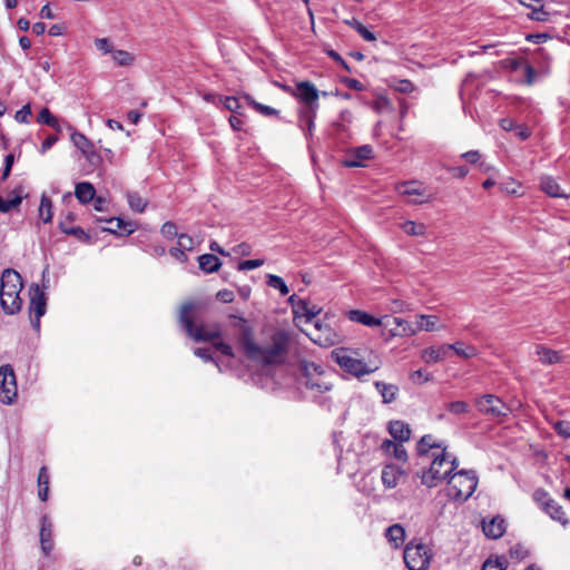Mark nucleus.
I'll return each mask as SVG.
<instances>
[{
  "mask_svg": "<svg viewBox=\"0 0 570 570\" xmlns=\"http://www.w3.org/2000/svg\"><path fill=\"white\" fill-rule=\"evenodd\" d=\"M238 343L250 361L263 365L282 364L288 351V335L283 331L274 333L268 345L261 346L255 343L252 328L243 325L238 335Z\"/></svg>",
  "mask_w": 570,
  "mask_h": 570,
  "instance_id": "f257e3e1",
  "label": "nucleus"
},
{
  "mask_svg": "<svg viewBox=\"0 0 570 570\" xmlns=\"http://www.w3.org/2000/svg\"><path fill=\"white\" fill-rule=\"evenodd\" d=\"M198 307L194 302H187L181 305L178 320L185 328L187 335L196 342H212L214 347L228 357H234L233 348L229 344L217 341L220 337V331L215 327L207 330L203 325L194 323L193 312Z\"/></svg>",
  "mask_w": 570,
  "mask_h": 570,
  "instance_id": "f03ea898",
  "label": "nucleus"
},
{
  "mask_svg": "<svg viewBox=\"0 0 570 570\" xmlns=\"http://www.w3.org/2000/svg\"><path fill=\"white\" fill-rule=\"evenodd\" d=\"M429 469L417 472L421 483L428 488H434L444 481L458 468V459L452 456L446 449H440V452H432L429 459Z\"/></svg>",
  "mask_w": 570,
  "mask_h": 570,
  "instance_id": "7ed1b4c3",
  "label": "nucleus"
},
{
  "mask_svg": "<svg viewBox=\"0 0 570 570\" xmlns=\"http://www.w3.org/2000/svg\"><path fill=\"white\" fill-rule=\"evenodd\" d=\"M22 289V279L18 272L6 269L1 275L0 285V305L8 315H14L22 307L20 292Z\"/></svg>",
  "mask_w": 570,
  "mask_h": 570,
  "instance_id": "20e7f679",
  "label": "nucleus"
},
{
  "mask_svg": "<svg viewBox=\"0 0 570 570\" xmlns=\"http://www.w3.org/2000/svg\"><path fill=\"white\" fill-rule=\"evenodd\" d=\"M336 363L347 373L354 376H362L377 371L381 362L377 355L370 351L367 358L354 357L348 348H337L332 352Z\"/></svg>",
  "mask_w": 570,
  "mask_h": 570,
  "instance_id": "39448f33",
  "label": "nucleus"
},
{
  "mask_svg": "<svg viewBox=\"0 0 570 570\" xmlns=\"http://www.w3.org/2000/svg\"><path fill=\"white\" fill-rule=\"evenodd\" d=\"M478 487V476L473 470H461L450 475L448 495L454 500H468Z\"/></svg>",
  "mask_w": 570,
  "mask_h": 570,
  "instance_id": "423d86ee",
  "label": "nucleus"
},
{
  "mask_svg": "<svg viewBox=\"0 0 570 570\" xmlns=\"http://www.w3.org/2000/svg\"><path fill=\"white\" fill-rule=\"evenodd\" d=\"M480 413L492 419L507 417L512 409L494 394H484L475 400Z\"/></svg>",
  "mask_w": 570,
  "mask_h": 570,
  "instance_id": "0eeeda50",
  "label": "nucleus"
},
{
  "mask_svg": "<svg viewBox=\"0 0 570 570\" xmlns=\"http://www.w3.org/2000/svg\"><path fill=\"white\" fill-rule=\"evenodd\" d=\"M404 562L409 570H426L430 564L431 554L423 543H409L404 549Z\"/></svg>",
  "mask_w": 570,
  "mask_h": 570,
  "instance_id": "6e6552de",
  "label": "nucleus"
},
{
  "mask_svg": "<svg viewBox=\"0 0 570 570\" xmlns=\"http://www.w3.org/2000/svg\"><path fill=\"white\" fill-rule=\"evenodd\" d=\"M302 371L305 375L304 385L312 391L323 393L331 390V385L322 377L323 370L320 365L311 362H303Z\"/></svg>",
  "mask_w": 570,
  "mask_h": 570,
  "instance_id": "1a4fd4ad",
  "label": "nucleus"
},
{
  "mask_svg": "<svg viewBox=\"0 0 570 570\" xmlns=\"http://www.w3.org/2000/svg\"><path fill=\"white\" fill-rule=\"evenodd\" d=\"M16 375L11 365L0 367V401L3 404H12L17 397Z\"/></svg>",
  "mask_w": 570,
  "mask_h": 570,
  "instance_id": "9d476101",
  "label": "nucleus"
},
{
  "mask_svg": "<svg viewBox=\"0 0 570 570\" xmlns=\"http://www.w3.org/2000/svg\"><path fill=\"white\" fill-rule=\"evenodd\" d=\"M32 294L29 303V313L31 325L36 331L40 328V318L46 314L47 311V297L46 294L40 291L37 284H32Z\"/></svg>",
  "mask_w": 570,
  "mask_h": 570,
  "instance_id": "9b49d317",
  "label": "nucleus"
},
{
  "mask_svg": "<svg viewBox=\"0 0 570 570\" xmlns=\"http://www.w3.org/2000/svg\"><path fill=\"white\" fill-rule=\"evenodd\" d=\"M307 336L322 347H330L340 342L338 334L327 324L316 321Z\"/></svg>",
  "mask_w": 570,
  "mask_h": 570,
  "instance_id": "f8f14e48",
  "label": "nucleus"
},
{
  "mask_svg": "<svg viewBox=\"0 0 570 570\" xmlns=\"http://www.w3.org/2000/svg\"><path fill=\"white\" fill-rule=\"evenodd\" d=\"M71 141L82 153L91 166L98 167L101 164V156L95 150L94 144L85 135L73 132L71 135Z\"/></svg>",
  "mask_w": 570,
  "mask_h": 570,
  "instance_id": "ddd939ff",
  "label": "nucleus"
},
{
  "mask_svg": "<svg viewBox=\"0 0 570 570\" xmlns=\"http://www.w3.org/2000/svg\"><path fill=\"white\" fill-rule=\"evenodd\" d=\"M384 327L389 328L392 336H412L416 334L414 322L401 317H384Z\"/></svg>",
  "mask_w": 570,
  "mask_h": 570,
  "instance_id": "4468645a",
  "label": "nucleus"
},
{
  "mask_svg": "<svg viewBox=\"0 0 570 570\" xmlns=\"http://www.w3.org/2000/svg\"><path fill=\"white\" fill-rule=\"evenodd\" d=\"M292 95L301 99L306 108L314 107L318 108V96L320 92L316 87L309 81H301L296 85V91H292Z\"/></svg>",
  "mask_w": 570,
  "mask_h": 570,
  "instance_id": "2eb2a0df",
  "label": "nucleus"
},
{
  "mask_svg": "<svg viewBox=\"0 0 570 570\" xmlns=\"http://www.w3.org/2000/svg\"><path fill=\"white\" fill-rule=\"evenodd\" d=\"M373 157V148L370 145H363L348 151L342 160L345 167H364L363 161Z\"/></svg>",
  "mask_w": 570,
  "mask_h": 570,
  "instance_id": "dca6fc26",
  "label": "nucleus"
},
{
  "mask_svg": "<svg viewBox=\"0 0 570 570\" xmlns=\"http://www.w3.org/2000/svg\"><path fill=\"white\" fill-rule=\"evenodd\" d=\"M52 523L48 515H42L41 518V527H40V546L41 550L45 554H49L53 548L52 540Z\"/></svg>",
  "mask_w": 570,
  "mask_h": 570,
  "instance_id": "f3484780",
  "label": "nucleus"
},
{
  "mask_svg": "<svg viewBox=\"0 0 570 570\" xmlns=\"http://www.w3.org/2000/svg\"><path fill=\"white\" fill-rule=\"evenodd\" d=\"M403 478H405V472L395 464H387L382 471V482L390 489L395 488Z\"/></svg>",
  "mask_w": 570,
  "mask_h": 570,
  "instance_id": "a211bd4d",
  "label": "nucleus"
},
{
  "mask_svg": "<svg viewBox=\"0 0 570 570\" xmlns=\"http://www.w3.org/2000/svg\"><path fill=\"white\" fill-rule=\"evenodd\" d=\"M106 222L110 225H115V227L114 226L106 227V228H104L105 232H108V233H111L115 235H120V236H124V235L128 236L135 232L134 223L129 222V220H125L120 217H112V218L107 219Z\"/></svg>",
  "mask_w": 570,
  "mask_h": 570,
  "instance_id": "6ab92c4d",
  "label": "nucleus"
},
{
  "mask_svg": "<svg viewBox=\"0 0 570 570\" xmlns=\"http://www.w3.org/2000/svg\"><path fill=\"white\" fill-rule=\"evenodd\" d=\"M482 528L484 534L490 539H499L505 532L504 520L500 517L492 518L490 521H483Z\"/></svg>",
  "mask_w": 570,
  "mask_h": 570,
  "instance_id": "aec40b11",
  "label": "nucleus"
},
{
  "mask_svg": "<svg viewBox=\"0 0 570 570\" xmlns=\"http://www.w3.org/2000/svg\"><path fill=\"white\" fill-rule=\"evenodd\" d=\"M417 454L421 459H430L432 452H440V449H445L439 443L433 441L432 435L428 434L421 438L417 443Z\"/></svg>",
  "mask_w": 570,
  "mask_h": 570,
  "instance_id": "412c9836",
  "label": "nucleus"
},
{
  "mask_svg": "<svg viewBox=\"0 0 570 570\" xmlns=\"http://www.w3.org/2000/svg\"><path fill=\"white\" fill-rule=\"evenodd\" d=\"M450 347L448 344H443L438 348L433 346L426 347L422 351L421 358L428 364L440 362L446 357Z\"/></svg>",
  "mask_w": 570,
  "mask_h": 570,
  "instance_id": "4be33fe9",
  "label": "nucleus"
},
{
  "mask_svg": "<svg viewBox=\"0 0 570 570\" xmlns=\"http://www.w3.org/2000/svg\"><path fill=\"white\" fill-rule=\"evenodd\" d=\"M389 432L395 441L404 442L411 436V429L409 424L403 421H392L389 424Z\"/></svg>",
  "mask_w": 570,
  "mask_h": 570,
  "instance_id": "5701e85b",
  "label": "nucleus"
},
{
  "mask_svg": "<svg viewBox=\"0 0 570 570\" xmlns=\"http://www.w3.org/2000/svg\"><path fill=\"white\" fill-rule=\"evenodd\" d=\"M22 193L23 187L19 185L10 193V199L6 200L0 197V213H8L11 209L17 208L23 199Z\"/></svg>",
  "mask_w": 570,
  "mask_h": 570,
  "instance_id": "b1692460",
  "label": "nucleus"
},
{
  "mask_svg": "<svg viewBox=\"0 0 570 570\" xmlns=\"http://www.w3.org/2000/svg\"><path fill=\"white\" fill-rule=\"evenodd\" d=\"M348 317L351 321L361 323L366 326H381V325L384 326V318H382V320L376 318V317H374L365 312H362V311H357V309L350 311Z\"/></svg>",
  "mask_w": 570,
  "mask_h": 570,
  "instance_id": "393cba45",
  "label": "nucleus"
},
{
  "mask_svg": "<svg viewBox=\"0 0 570 570\" xmlns=\"http://www.w3.org/2000/svg\"><path fill=\"white\" fill-rule=\"evenodd\" d=\"M414 326L416 333L420 331L433 332L440 330L438 326V317L435 315H416Z\"/></svg>",
  "mask_w": 570,
  "mask_h": 570,
  "instance_id": "a878e982",
  "label": "nucleus"
},
{
  "mask_svg": "<svg viewBox=\"0 0 570 570\" xmlns=\"http://www.w3.org/2000/svg\"><path fill=\"white\" fill-rule=\"evenodd\" d=\"M96 190L92 184L82 181L78 183L75 188V196L82 204H88L95 199Z\"/></svg>",
  "mask_w": 570,
  "mask_h": 570,
  "instance_id": "bb28decb",
  "label": "nucleus"
},
{
  "mask_svg": "<svg viewBox=\"0 0 570 570\" xmlns=\"http://www.w3.org/2000/svg\"><path fill=\"white\" fill-rule=\"evenodd\" d=\"M540 188L551 197H568L567 194L561 191L560 185L556 179L550 176L541 178Z\"/></svg>",
  "mask_w": 570,
  "mask_h": 570,
  "instance_id": "cd10ccee",
  "label": "nucleus"
},
{
  "mask_svg": "<svg viewBox=\"0 0 570 570\" xmlns=\"http://www.w3.org/2000/svg\"><path fill=\"white\" fill-rule=\"evenodd\" d=\"M385 537L394 548H399L404 543L405 530L401 524L396 523L386 529Z\"/></svg>",
  "mask_w": 570,
  "mask_h": 570,
  "instance_id": "c85d7f7f",
  "label": "nucleus"
},
{
  "mask_svg": "<svg viewBox=\"0 0 570 570\" xmlns=\"http://www.w3.org/2000/svg\"><path fill=\"white\" fill-rule=\"evenodd\" d=\"M543 509L553 520L559 521L563 525L568 523V520L566 518V513L562 510V507H560L556 501L548 499L543 503Z\"/></svg>",
  "mask_w": 570,
  "mask_h": 570,
  "instance_id": "c756f323",
  "label": "nucleus"
},
{
  "mask_svg": "<svg viewBox=\"0 0 570 570\" xmlns=\"http://www.w3.org/2000/svg\"><path fill=\"white\" fill-rule=\"evenodd\" d=\"M316 111L317 109H315L314 107L306 108V106L299 109V127L302 129L306 128L308 134H312V130L314 128V119L316 117Z\"/></svg>",
  "mask_w": 570,
  "mask_h": 570,
  "instance_id": "7c9ffc66",
  "label": "nucleus"
},
{
  "mask_svg": "<svg viewBox=\"0 0 570 570\" xmlns=\"http://www.w3.org/2000/svg\"><path fill=\"white\" fill-rule=\"evenodd\" d=\"M199 268L206 273H214L219 269L222 262L213 254H204L198 257Z\"/></svg>",
  "mask_w": 570,
  "mask_h": 570,
  "instance_id": "2f4dec72",
  "label": "nucleus"
},
{
  "mask_svg": "<svg viewBox=\"0 0 570 570\" xmlns=\"http://www.w3.org/2000/svg\"><path fill=\"white\" fill-rule=\"evenodd\" d=\"M375 387L380 392L384 403H391L395 400L399 387L393 384H386L384 382H375Z\"/></svg>",
  "mask_w": 570,
  "mask_h": 570,
  "instance_id": "473e14b6",
  "label": "nucleus"
},
{
  "mask_svg": "<svg viewBox=\"0 0 570 570\" xmlns=\"http://www.w3.org/2000/svg\"><path fill=\"white\" fill-rule=\"evenodd\" d=\"M537 354L539 356V361L546 365H552L560 361V356L557 351L550 350L543 345L537 346Z\"/></svg>",
  "mask_w": 570,
  "mask_h": 570,
  "instance_id": "72a5a7b5",
  "label": "nucleus"
},
{
  "mask_svg": "<svg viewBox=\"0 0 570 570\" xmlns=\"http://www.w3.org/2000/svg\"><path fill=\"white\" fill-rule=\"evenodd\" d=\"M450 351H453L458 356L469 360L478 355V350L473 345H465L462 342H455L453 344H448Z\"/></svg>",
  "mask_w": 570,
  "mask_h": 570,
  "instance_id": "f704fd0d",
  "label": "nucleus"
},
{
  "mask_svg": "<svg viewBox=\"0 0 570 570\" xmlns=\"http://www.w3.org/2000/svg\"><path fill=\"white\" fill-rule=\"evenodd\" d=\"M396 190L400 195L404 196H424V189L420 188L417 181H406L396 186Z\"/></svg>",
  "mask_w": 570,
  "mask_h": 570,
  "instance_id": "c9c22d12",
  "label": "nucleus"
},
{
  "mask_svg": "<svg viewBox=\"0 0 570 570\" xmlns=\"http://www.w3.org/2000/svg\"><path fill=\"white\" fill-rule=\"evenodd\" d=\"M244 99L256 111L264 116H277L278 110L275 108H272L269 106L262 105L253 99V97L248 94L244 95Z\"/></svg>",
  "mask_w": 570,
  "mask_h": 570,
  "instance_id": "e433bc0d",
  "label": "nucleus"
},
{
  "mask_svg": "<svg viewBox=\"0 0 570 570\" xmlns=\"http://www.w3.org/2000/svg\"><path fill=\"white\" fill-rule=\"evenodd\" d=\"M127 200L129 207L137 213H142L147 206V202L137 191L127 193Z\"/></svg>",
  "mask_w": 570,
  "mask_h": 570,
  "instance_id": "4c0bfd02",
  "label": "nucleus"
},
{
  "mask_svg": "<svg viewBox=\"0 0 570 570\" xmlns=\"http://www.w3.org/2000/svg\"><path fill=\"white\" fill-rule=\"evenodd\" d=\"M39 214L43 223H50L52 219V203L51 199L42 195L40 200Z\"/></svg>",
  "mask_w": 570,
  "mask_h": 570,
  "instance_id": "58836bf2",
  "label": "nucleus"
},
{
  "mask_svg": "<svg viewBox=\"0 0 570 570\" xmlns=\"http://www.w3.org/2000/svg\"><path fill=\"white\" fill-rule=\"evenodd\" d=\"M350 27L354 28L361 37L366 41H374L376 40V37L373 32H371L365 26H363L358 20L355 18L351 20L345 21Z\"/></svg>",
  "mask_w": 570,
  "mask_h": 570,
  "instance_id": "ea45409f",
  "label": "nucleus"
},
{
  "mask_svg": "<svg viewBox=\"0 0 570 570\" xmlns=\"http://www.w3.org/2000/svg\"><path fill=\"white\" fill-rule=\"evenodd\" d=\"M402 229L411 236H422L425 234L426 227L424 224H417L412 220H407L402 225Z\"/></svg>",
  "mask_w": 570,
  "mask_h": 570,
  "instance_id": "a19ab883",
  "label": "nucleus"
},
{
  "mask_svg": "<svg viewBox=\"0 0 570 570\" xmlns=\"http://www.w3.org/2000/svg\"><path fill=\"white\" fill-rule=\"evenodd\" d=\"M38 122L46 124L57 130H59L58 119L50 112L48 108H42L38 115Z\"/></svg>",
  "mask_w": 570,
  "mask_h": 570,
  "instance_id": "79ce46f5",
  "label": "nucleus"
},
{
  "mask_svg": "<svg viewBox=\"0 0 570 570\" xmlns=\"http://www.w3.org/2000/svg\"><path fill=\"white\" fill-rule=\"evenodd\" d=\"M266 284L273 288H276L281 292L283 296L287 295L289 289L282 277L268 274Z\"/></svg>",
  "mask_w": 570,
  "mask_h": 570,
  "instance_id": "37998d69",
  "label": "nucleus"
},
{
  "mask_svg": "<svg viewBox=\"0 0 570 570\" xmlns=\"http://www.w3.org/2000/svg\"><path fill=\"white\" fill-rule=\"evenodd\" d=\"M112 59L119 66H129L134 61V57L129 52L124 51V50L112 51Z\"/></svg>",
  "mask_w": 570,
  "mask_h": 570,
  "instance_id": "c03bdc74",
  "label": "nucleus"
},
{
  "mask_svg": "<svg viewBox=\"0 0 570 570\" xmlns=\"http://www.w3.org/2000/svg\"><path fill=\"white\" fill-rule=\"evenodd\" d=\"M445 406L450 413L455 415L464 414L470 411L468 403H465L464 401L450 402Z\"/></svg>",
  "mask_w": 570,
  "mask_h": 570,
  "instance_id": "a18cd8bd",
  "label": "nucleus"
},
{
  "mask_svg": "<svg viewBox=\"0 0 570 570\" xmlns=\"http://www.w3.org/2000/svg\"><path fill=\"white\" fill-rule=\"evenodd\" d=\"M59 226H60V229L65 234L73 235V236L78 237L79 239H85V240H87L89 238V236L85 233V230L81 227H68V226H65V222H60Z\"/></svg>",
  "mask_w": 570,
  "mask_h": 570,
  "instance_id": "49530a36",
  "label": "nucleus"
},
{
  "mask_svg": "<svg viewBox=\"0 0 570 570\" xmlns=\"http://www.w3.org/2000/svg\"><path fill=\"white\" fill-rule=\"evenodd\" d=\"M507 568V561L505 560H492L488 559L481 570H504Z\"/></svg>",
  "mask_w": 570,
  "mask_h": 570,
  "instance_id": "de8ad7c7",
  "label": "nucleus"
},
{
  "mask_svg": "<svg viewBox=\"0 0 570 570\" xmlns=\"http://www.w3.org/2000/svg\"><path fill=\"white\" fill-rule=\"evenodd\" d=\"M161 234L167 237V238H174V237H178V233H177V226L175 223L173 222H166L163 226H161Z\"/></svg>",
  "mask_w": 570,
  "mask_h": 570,
  "instance_id": "09e8293b",
  "label": "nucleus"
},
{
  "mask_svg": "<svg viewBox=\"0 0 570 570\" xmlns=\"http://www.w3.org/2000/svg\"><path fill=\"white\" fill-rule=\"evenodd\" d=\"M554 430L558 434L563 438H570V422L569 421H558L554 423Z\"/></svg>",
  "mask_w": 570,
  "mask_h": 570,
  "instance_id": "8fccbe9b",
  "label": "nucleus"
},
{
  "mask_svg": "<svg viewBox=\"0 0 570 570\" xmlns=\"http://www.w3.org/2000/svg\"><path fill=\"white\" fill-rule=\"evenodd\" d=\"M432 375L429 373H425L422 370L414 371L411 374V380L416 384H423L424 382L432 381Z\"/></svg>",
  "mask_w": 570,
  "mask_h": 570,
  "instance_id": "3c124183",
  "label": "nucleus"
},
{
  "mask_svg": "<svg viewBox=\"0 0 570 570\" xmlns=\"http://www.w3.org/2000/svg\"><path fill=\"white\" fill-rule=\"evenodd\" d=\"M529 17L532 20L537 21H547L549 19V12L544 10V8L541 6L539 8H532L531 13Z\"/></svg>",
  "mask_w": 570,
  "mask_h": 570,
  "instance_id": "603ef678",
  "label": "nucleus"
},
{
  "mask_svg": "<svg viewBox=\"0 0 570 570\" xmlns=\"http://www.w3.org/2000/svg\"><path fill=\"white\" fill-rule=\"evenodd\" d=\"M263 264H264L263 259H248V261L240 262L238 264L237 268L239 271H249V269L261 267Z\"/></svg>",
  "mask_w": 570,
  "mask_h": 570,
  "instance_id": "864d4df0",
  "label": "nucleus"
},
{
  "mask_svg": "<svg viewBox=\"0 0 570 570\" xmlns=\"http://www.w3.org/2000/svg\"><path fill=\"white\" fill-rule=\"evenodd\" d=\"M31 116L30 105H24L20 110H18L14 115V119L19 122L27 124L29 121V117Z\"/></svg>",
  "mask_w": 570,
  "mask_h": 570,
  "instance_id": "5fc2aeb1",
  "label": "nucleus"
},
{
  "mask_svg": "<svg viewBox=\"0 0 570 570\" xmlns=\"http://www.w3.org/2000/svg\"><path fill=\"white\" fill-rule=\"evenodd\" d=\"M178 245L185 250H191L194 248V239L187 234L178 235Z\"/></svg>",
  "mask_w": 570,
  "mask_h": 570,
  "instance_id": "6e6d98bb",
  "label": "nucleus"
},
{
  "mask_svg": "<svg viewBox=\"0 0 570 570\" xmlns=\"http://www.w3.org/2000/svg\"><path fill=\"white\" fill-rule=\"evenodd\" d=\"M224 106L227 110H229L232 112H238V110L240 108L239 100L236 97H225Z\"/></svg>",
  "mask_w": 570,
  "mask_h": 570,
  "instance_id": "4d7b16f0",
  "label": "nucleus"
},
{
  "mask_svg": "<svg viewBox=\"0 0 570 570\" xmlns=\"http://www.w3.org/2000/svg\"><path fill=\"white\" fill-rule=\"evenodd\" d=\"M13 161H14V156L12 154H9L6 156L4 168H3L1 180H6L8 178V176L10 175Z\"/></svg>",
  "mask_w": 570,
  "mask_h": 570,
  "instance_id": "13d9d810",
  "label": "nucleus"
},
{
  "mask_svg": "<svg viewBox=\"0 0 570 570\" xmlns=\"http://www.w3.org/2000/svg\"><path fill=\"white\" fill-rule=\"evenodd\" d=\"M38 485H39V488L46 487V485L49 487V473H48V470L46 466H42L39 470Z\"/></svg>",
  "mask_w": 570,
  "mask_h": 570,
  "instance_id": "bf43d9fd",
  "label": "nucleus"
},
{
  "mask_svg": "<svg viewBox=\"0 0 570 570\" xmlns=\"http://www.w3.org/2000/svg\"><path fill=\"white\" fill-rule=\"evenodd\" d=\"M392 452L395 459L400 461H406L407 454L403 445L396 443Z\"/></svg>",
  "mask_w": 570,
  "mask_h": 570,
  "instance_id": "052dcab7",
  "label": "nucleus"
},
{
  "mask_svg": "<svg viewBox=\"0 0 570 570\" xmlns=\"http://www.w3.org/2000/svg\"><path fill=\"white\" fill-rule=\"evenodd\" d=\"M185 249L183 248H177V247H173L169 249V254L175 257L177 261L179 262H186L187 261V255L185 254L184 252Z\"/></svg>",
  "mask_w": 570,
  "mask_h": 570,
  "instance_id": "680f3d73",
  "label": "nucleus"
},
{
  "mask_svg": "<svg viewBox=\"0 0 570 570\" xmlns=\"http://www.w3.org/2000/svg\"><path fill=\"white\" fill-rule=\"evenodd\" d=\"M461 157L471 164H476L480 159V154L476 150H470V151L463 153L461 155Z\"/></svg>",
  "mask_w": 570,
  "mask_h": 570,
  "instance_id": "e2e57ef3",
  "label": "nucleus"
},
{
  "mask_svg": "<svg viewBox=\"0 0 570 570\" xmlns=\"http://www.w3.org/2000/svg\"><path fill=\"white\" fill-rule=\"evenodd\" d=\"M194 354L196 356L203 358L206 362H209V361L215 362L214 358L212 357L208 348L197 347V348H195Z\"/></svg>",
  "mask_w": 570,
  "mask_h": 570,
  "instance_id": "0e129e2a",
  "label": "nucleus"
},
{
  "mask_svg": "<svg viewBox=\"0 0 570 570\" xmlns=\"http://www.w3.org/2000/svg\"><path fill=\"white\" fill-rule=\"evenodd\" d=\"M217 298L223 303H230L234 301V293L227 289L219 291L217 293Z\"/></svg>",
  "mask_w": 570,
  "mask_h": 570,
  "instance_id": "69168bd1",
  "label": "nucleus"
},
{
  "mask_svg": "<svg viewBox=\"0 0 570 570\" xmlns=\"http://www.w3.org/2000/svg\"><path fill=\"white\" fill-rule=\"evenodd\" d=\"M514 130L515 135L522 140L528 139L531 135V131L527 126H517Z\"/></svg>",
  "mask_w": 570,
  "mask_h": 570,
  "instance_id": "338daca9",
  "label": "nucleus"
},
{
  "mask_svg": "<svg viewBox=\"0 0 570 570\" xmlns=\"http://www.w3.org/2000/svg\"><path fill=\"white\" fill-rule=\"evenodd\" d=\"M510 554L512 558L520 560L525 557L527 552L523 550L521 546H514L510 549Z\"/></svg>",
  "mask_w": 570,
  "mask_h": 570,
  "instance_id": "774afa93",
  "label": "nucleus"
}]
</instances>
